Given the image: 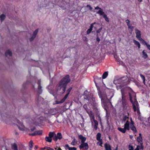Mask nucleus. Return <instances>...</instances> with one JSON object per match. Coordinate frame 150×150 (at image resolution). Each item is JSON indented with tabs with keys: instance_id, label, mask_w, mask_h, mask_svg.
<instances>
[{
	"instance_id": "nucleus-1",
	"label": "nucleus",
	"mask_w": 150,
	"mask_h": 150,
	"mask_svg": "<svg viewBox=\"0 0 150 150\" xmlns=\"http://www.w3.org/2000/svg\"><path fill=\"white\" fill-rule=\"evenodd\" d=\"M16 123L19 129L21 131H26L36 122V119H28L26 120V126H24L23 123L18 120H16Z\"/></svg>"
},
{
	"instance_id": "nucleus-2",
	"label": "nucleus",
	"mask_w": 150,
	"mask_h": 150,
	"mask_svg": "<svg viewBox=\"0 0 150 150\" xmlns=\"http://www.w3.org/2000/svg\"><path fill=\"white\" fill-rule=\"evenodd\" d=\"M130 99L132 104L133 109L134 111H137L138 114H140L139 108L138 107V103L135 99V94L133 92L129 93Z\"/></svg>"
},
{
	"instance_id": "nucleus-3",
	"label": "nucleus",
	"mask_w": 150,
	"mask_h": 150,
	"mask_svg": "<svg viewBox=\"0 0 150 150\" xmlns=\"http://www.w3.org/2000/svg\"><path fill=\"white\" fill-rule=\"evenodd\" d=\"M69 76L67 75L60 82L57 87L58 90L62 89L64 92L65 91V87L67 84L69 82Z\"/></svg>"
},
{
	"instance_id": "nucleus-4",
	"label": "nucleus",
	"mask_w": 150,
	"mask_h": 150,
	"mask_svg": "<svg viewBox=\"0 0 150 150\" xmlns=\"http://www.w3.org/2000/svg\"><path fill=\"white\" fill-rule=\"evenodd\" d=\"M114 82H115L117 88L118 89L123 86V84H124V85H125L128 83V78L127 77H125L115 81Z\"/></svg>"
},
{
	"instance_id": "nucleus-5",
	"label": "nucleus",
	"mask_w": 150,
	"mask_h": 150,
	"mask_svg": "<svg viewBox=\"0 0 150 150\" xmlns=\"http://www.w3.org/2000/svg\"><path fill=\"white\" fill-rule=\"evenodd\" d=\"M129 126L130 124L129 122V121H127L124 125V128L118 127L117 129L120 132L123 133H125L126 132V130H129Z\"/></svg>"
},
{
	"instance_id": "nucleus-6",
	"label": "nucleus",
	"mask_w": 150,
	"mask_h": 150,
	"mask_svg": "<svg viewBox=\"0 0 150 150\" xmlns=\"http://www.w3.org/2000/svg\"><path fill=\"white\" fill-rule=\"evenodd\" d=\"M100 96L101 98L102 105L105 107L106 105V104L109 102V100L107 99L106 95H102Z\"/></svg>"
},
{
	"instance_id": "nucleus-7",
	"label": "nucleus",
	"mask_w": 150,
	"mask_h": 150,
	"mask_svg": "<svg viewBox=\"0 0 150 150\" xmlns=\"http://www.w3.org/2000/svg\"><path fill=\"white\" fill-rule=\"evenodd\" d=\"M97 13L99 14L100 16H103V17L105 19V20L107 22H108L109 21L108 18L107 17V15L104 12L102 11L99 10L97 12Z\"/></svg>"
},
{
	"instance_id": "nucleus-8",
	"label": "nucleus",
	"mask_w": 150,
	"mask_h": 150,
	"mask_svg": "<svg viewBox=\"0 0 150 150\" xmlns=\"http://www.w3.org/2000/svg\"><path fill=\"white\" fill-rule=\"evenodd\" d=\"M62 138V134L61 133H58L57 135L55 134V135L53 138V139L56 142L58 139L60 140Z\"/></svg>"
},
{
	"instance_id": "nucleus-9",
	"label": "nucleus",
	"mask_w": 150,
	"mask_h": 150,
	"mask_svg": "<svg viewBox=\"0 0 150 150\" xmlns=\"http://www.w3.org/2000/svg\"><path fill=\"white\" fill-rule=\"evenodd\" d=\"M88 147V144L86 143H82L79 146V148L80 149H83L84 150L87 149Z\"/></svg>"
},
{
	"instance_id": "nucleus-10",
	"label": "nucleus",
	"mask_w": 150,
	"mask_h": 150,
	"mask_svg": "<svg viewBox=\"0 0 150 150\" xmlns=\"http://www.w3.org/2000/svg\"><path fill=\"white\" fill-rule=\"evenodd\" d=\"M38 32V29L35 30L32 36L30 38V42L33 41L35 38Z\"/></svg>"
},
{
	"instance_id": "nucleus-11",
	"label": "nucleus",
	"mask_w": 150,
	"mask_h": 150,
	"mask_svg": "<svg viewBox=\"0 0 150 150\" xmlns=\"http://www.w3.org/2000/svg\"><path fill=\"white\" fill-rule=\"evenodd\" d=\"M42 130H38L35 131L34 132L30 134V135L34 136L36 135H41L42 134Z\"/></svg>"
},
{
	"instance_id": "nucleus-12",
	"label": "nucleus",
	"mask_w": 150,
	"mask_h": 150,
	"mask_svg": "<svg viewBox=\"0 0 150 150\" xmlns=\"http://www.w3.org/2000/svg\"><path fill=\"white\" fill-rule=\"evenodd\" d=\"M135 31L136 34V37L138 40H139L141 38H141V32L140 30L137 29H135Z\"/></svg>"
},
{
	"instance_id": "nucleus-13",
	"label": "nucleus",
	"mask_w": 150,
	"mask_h": 150,
	"mask_svg": "<svg viewBox=\"0 0 150 150\" xmlns=\"http://www.w3.org/2000/svg\"><path fill=\"white\" fill-rule=\"evenodd\" d=\"M139 40L140 41L141 43L143 45H146L147 47H150V45L142 38H141V39Z\"/></svg>"
},
{
	"instance_id": "nucleus-14",
	"label": "nucleus",
	"mask_w": 150,
	"mask_h": 150,
	"mask_svg": "<svg viewBox=\"0 0 150 150\" xmlns=\"http://www.w3.org/2000/svg\"><path fill=\"white\" fill-rule=\"evenodd\" d=\"M4 121L6 124H11L12 122V119L10 117H6L4 118Z\"/></svg>"
},
{
	"instance_id": "nucleus-15",
	"label": "nucleus",
	"mask_w": 150,
	"mask_h": 150,
	"mask_svg": "<svg viewBox=\"0 0 150 150\" xmlns=\"http://www.w3.org/2000/svg\"><path fill=\"white\" fill-rule=\"evenodd\" d=\"M42 114H43L42 115L45 118H46L48 117H49L51 115H54V114H51L49 112L43 113Z\"/></svg>"
},
{
	"instance_id": "nucleus-16",
	"label": "nucleus",
	"mask_w": 150,
	"mask_h": 150,
	"mask_svg": "<svg viewBox=\"0 0 150 150\" xmlns=\"http://www.w3.org/2000/svg\"><path fill=\"white\" fill-rule=\"evenodd\" d=\"M126 90L125 89L124 90L122 89L121 90L122 99V104H123L125 102V99L124 97V93L125 92V91Z\"/></svg>"
},
{
	"instance_id": "nucleus-17",
	"label": "nucleus",
	"mask_w": 150,
	"mask_h": 150,
	"mask_svg": "<svg viewBox=\"0 0 150 150\" xmlns=\"http://www.w3.org/2000/svg\"><path fill=\"white\" fill-rule=\"evenodd\" d=\"M134 124L130 125L129 128L133 131L134 133H135L137 132V129L135 127L134 125Z\"/></svg>"
},
{
	"instance_id": "nucleus-18",
	"label": "nucleus",
	"mask_w": 150,
	"mask_h": 150,
	"mask_svg": "<svg viewBox=\"0 0 150 150\" xmlns=\"http://www.w3.org/2000/svg\"><path fill=\"white\" fill-rule=\"evenodd\" d=\"M142 137H139L137 138V141L139 144H142Z\"/></svg>"
},
{
	"instance_id": "nucleus-19",
	"label": "nucleus",
	"mask_w": 150,
	"mask_h": 150,
	"mask_svg": "<svg viewBox=\"0 0 150 150\" xmlns=\"http://www.w3.org/2000/svg\"><path fill=\"white\" fill-rule=\"evenodd\" d=\"M79 138L81 140L82 143H83L86 140V138L83 137L81 135H80L79 136Z\"/></svg>"
},
{
	"instance_id": "nucleus-20",
	"label": "nucleus",
	"mask_w": 150,
	"mask_h": 150,
	"mask_svg": "<svg viewBox=\"0 0 150 150\" xmlns=\"http://www.w3.org/2000/svg\"><path fill=\"white\" fill-rule=\"evenodd\" d=\"M66 96H64V97L63 98V99H62L61 101H55V104H59V103H63L65 100L66 99Z\"/></svg>"
},
{
	"instance_id": "nucleus-21",
	"label": "nucleus",
	"mask_w": 150,
	"mask_h": 150,
	"mask_svg": "<svg viewBox=\"0 0 150 150\" xmlns=\"http://www.w3.org/2000/svg\"><path fill=\"white\" fill-rule=\"evenodd\" d=\"M5 54L7 57H9L11 56L12 53L11 51L8 50L6 52Z\"/></svg>"
},
{
	"instance_id": "nucleus-22",
	"label": "nucleus",
	"mask_w": 150,
	"mask_h": 150,
	"mask_svg": "<svg viewBox=\"0 0 150 150\" xmlns=\"http://www.w3.org/2000/svg\"><path fill=\"white\" fill-rule=\"evenodd\" d=\"M40 80H39L38 82V89L39 93H40L42 92L41 87L40 86Z\"/></svg>"
},
{
	"instance_id": "nucleus-23",
	"label": "nucleus",
	"mask_w": 150,
	"mask_h": 150,
	"mask_svg": "<svg viewBox=\"0 0 150 150\" xmlns=\"http://www.w3.org/2000/svg\"><path fill=\"white\" fill-rule=\"evenodd\" d=\"M11 147L14 150H18L17 146L15 143L11 144Z\"/></svg>"
},
{
	"instance_id": "nucleus-24",
	"label": "nucleus",
	"mask_w": 150,
	"mask_h": 150,
	"mask_svg": "<svg viewBox=\"0 0 150 150\" xmlns=\"http://www.w3.org/2000/svg\"><path fill=\"white\" fill-rule=\"evenodd\" d=\"M55 135V133L53 132H50L49 134V136L52 138L53 137H54Z\"/></svg>"
},
{
	"instance_id": "nucleus-25",
	"label": "nucleus",
	"mask_w": 150,
	"mask_h": 150,
	"mask_svg": "<svg viewBox=\"0 0 150 150\" xmlns=\"http://www.w3.org/2000/svg\"><path fill=\"white\" fill-rule=\"evenodd\" d=\"M72 89L71 87L69 88L67 91V94L65 96H67L66 97V99L67 98V97H68V96Z\"/></svg>"
},
{
	"instance_id": "nucleus-26",
	"label": "nucleus",
	"mask_w": 150,
	"mask_h": 150,
	"mask_svg": "<svg viewBox=\"0 0 150 150\" xmlns=\"http://www.w3.org/2000/svg\"><path fill=\"white\" fill-rule=\"evenodd\" d=\"M45 140L47 142H52V139L49 137H46L45 138Z\"/></svg>"
},
{
	"instance_id": "nucleus-27",
	"label": "nucleus",
	"mask_w": 150,
	"mask_h": 150,
	"mask_svg": "<svg viewBox=\"0 0 150 150\" xmlns=\"http://www.w3.org/2000/svg\"><path fill=\"white\" fill-rule=\"evenodd\" d=\"M139 75L141 79H142L143 83L144 84H145V78L144 76L141 74H140Z\"/></svg>"
},
{
	"instance_id": "nucleus-28",
	"label": "nucleus",
	"mask_w": 150,
	"mask_h": 150,
	"mask_svg": "<svg viewBox=\"0 0 150 150\" xmlns=\"http://www.w3.org/2000/svg\"><path fill=\"white\" fill-rule=\"evenodd\" d=\"M133 42L134 44L138 47H140V45L139 42L136 41L135 40H133Z\"/></svg>"
},
{
	"instance_id": "nucleus-29",
	"label": "nucleus",
	"mask_w": 150,
	"mask_h": 150,
	"mask_svg": "<svg viewBox=\"0 0 150 150\" xmlns=\"http://www.w3.org/2000/svg\"><path fill=\"white\" fill-rule=\"evenodd\" d=\"M142 54H143V57L144 58L146 59V58L148 56L146 53L145 52L144 50H143L142 52Z\"/></svg>"
},
{
	"instance_id": "nucleus-30",
	"label": "nucleus",
	"mask_w": 150,
	"mask_h": 150,
	"mask_svg": "<svg viewBox=\"0 0 150 150\" xmlns=\"http://www.w3.org/2000/svg\"><path fill=\"white\" fill-rule=\"evenodd\" d=\"M0 17L1 20V21H2L5 18H6V16L4 14H2L0 16Z\"/></svg>"
},
{
	"instance_id": "nucleus-31",
	"label": "nucleus",
	"mask_w": 150,
	"mask_h": 150,
	"mask_svg": "<svg viewBox=\"0 0 150 150\" xmlns=\"http://www.w3.org/2000/svg\"><path fill=\"white\" fill-rule=\"evenodd\" d=\"M108 73L107 72H105L102 75V78L103 79H105L108 76Z\"/></svg>"
},
{
	"instance_id": "nucleus-32",
	"label": "nucleus",
	"mask_w": 150,
	"mask_h": 150,
	"mask_svg": "<svg viewBox=\"0 0 150 150\" xmlns=\"http://www.w3.org/2000/svg\"><path fill=\"white\" fill-rule=\"evenodd\" d=\"M89 115L91 120H92V119L93 120L94 119L95 117L93 113L92 112H91L89 114Z\"/></svg>"
},
{
	"instance_id": "nucleus-33",
	"label": "nucleus",
	"mask_w": 150,
	"mask_h": 150,
	"mask_svg": "<svg viewBox=\"0 0 150 150\" xmlns=\"http://www.w3.org/2000/svg\"><path fill=\"white\" fill-rule=\"evenodd\" d=\"M89 115L91 120H92V119L93 120L94 119L95 117L93 113L92 112H91L89 114Z\"/></svg>"
},
{
	"instance_id": "nucleus-34",
	"label": "nucleus",
	"mask_w": 150,
	"mask_h": 150,
	"mask_svg": "<svg viewBox=\"0 0 150 150\" xmlns=\"http://www.w3.org/2000/svg\"><path fill=\"white\" fill-rule=\"evenodd\" d=\"M105 147L106 150H111L110 146L109 144H105Z\"/></svg>"
},
{
	"instance_id": "nucleus-35",
	"label": "nucleus",
	"mask_w": 150,
	"mask_h": 150,
	"mask_svg": "<svg viewBox=\"0 0 150 150\" xmlns=\"http://www.w3.org/2000/svg\"><path fill=\"white\" fill-rule=\"evenodd\" d=\"M77 141L75 139H74L71 142V144L73 146H74L77 144Z\"/></svg>"
},
{
	"instance_id": "nucleus-36",
	"label": "nucleus",
	"mask_w": 150,
	"mask_h": 150,
	"mask_svg": "<svg viewBox=\"0 0 150 150\" xmlns=\"http://www.w3.org/2000/svg\"><path fill=\"white\" fill-rule=\"evenodd\" d=\"M101 134L100 133H98L96 136V139L97 140H101L100 139L101 137Z\"/></svg>"
},
{
	"instance_id": "nucleus-37",
	"label": "nucleus",
	"mask_w": 150,
	"mask_h": 150,
	"mask_svg": "<svg viewBox=\"0 0 150 150\" xmlns=\"http://www.w3.org/2000/svg\"><path fill=\"white\" fill-rule=\"evenodd\" d=\"M33 143L32 140H30L29 143V146L31 148H32L33 146Z\"/></svg>"
},
{
	"instance_id": "nucleus-38",
	"label": "nucleus",
	"mask_w": 150,
	"mask_h": 150,
	"mask_svg": "<svg viewBox=\"0 0 150 150\" xmlns=\"http://www.w3.org/2000/svg\"><path fill=\"white\" fill-rule=\"evenodd\" d=\"M129 29H130L132 30V31L133 30L134 27L132 25V24H130L128 25H127Z\"/></svg>"
},
{
	"instance_id": "nucleus-39",
	"label": "nucleus",
	"mask_w": 150,
	"mask_h": 150,
	"mask_svg": "<svg viewBox=\"0 0 150 150\" xmlns=\"http://www.w3.org/2000/svg\"><path fill=\"white\" fill-rule=\"evenodd\" d=\"M98 142H97V144L100 146H101V145L102 144V140H98Z\"/></svg>"
},
{
	"instance_id": "nucleus-40",
	"label": "nucleus",
	"mask_w": 150,
	"mask_h": 150,
	"mask_svg": "<svg viewBox=\"0 0 150 150\" xmlns=\"http://www.w3.org/2000/svg\"><path fill=\"white\" fill-rule=\"evenodd\" d=\"M92 29H91V28H89V29H88L86 32V34L87 35H88L92 31Z\"/></svg>"
},
{
	"instance_id": "nucleus-41",
	"label": "nucleus",
	"mask_w": 150,
	"mask_h": 150,
	"mask_svg": "<svg viewBox=\"0 0 150 150\" xmlns=\"http://www.w3.org/2000/svg\"><path fill=\"white\" fill-rule=\"evenodd\" d=\"M102 30V28H100L98 29L96 31L97 34H98Z\"/></svg>"
},
{
	"instance_id": "nucleus-42",
	"label": "nucleus",
	"mask_w": 150,
	"mask_h": 150,
	"mask_svg": "<svg viewBox=\"0 0 150 150\" xmlns=\"http://www.w3.org/2000/svg\"><path fill=\"white\" fill-rule=\"evenodd\" d=\"M96 23V22H95L94 23H92L91 24L90 26V28L92 29L93 28V25Z\"/></svg>"
},
{
	"instance_id": "nucleus-43",
	"label": "nucleus",
	"mask_w": 150,
	"mask_h": 150,
	"mask_svg": "<svg viewBox=\"0 0 150 150\" xmlns=\"http://www.w3.org/2000/svg\"><path fill=\"white\" fill-rule=\"evenodd\" d=\"M98 34H97V38H96V40L97 42H99L100 40V38L98 37Z\"/></svg>"
},
{
	"instance_id": "nucleus-44",
	"label": "nucleus",
	"mask_w": 150,
	"mask_h": 150,
	"mask_svg": "<svg viewBox=\"0 0 150 150\" xmlns=\"http://www.w3.org/2000/svg\"><path fill=\"white\" fill-rule=\"evenodd\" d=\"M86 7L88 8H89L90 10V11H91L93 9V8L90 5H87L86 6Z\"/></svg>"
},
{
	"instance_id": "nucleus-45",
	"label": "nucleus",
	"mask_w": 150,
	"mask_h": 150,
	"mask_svg": "<svg viewBox=\"0 0 150 150\" xmlns=\"http://www.w3.org/2000/svg\"><path fill=\"white\" fill-rule=\"evenodd\" d=\"M45 149H46L47 150H54V149H52L49 147H45Z\"/></svg>"
},
{
	"instance_id": "nucleus-46",
	"label": "nucleus",
	"mask_w": 150,
	"mask_h": 150,
	"mask_svg": "<svg viewBox=\"0 0 150 150\" xmlns=\"http://www.w3.org/2000/svg\"><path fill=\"white\" fill-rule=\"evenodd\" d=\"M125 22H126V23H127V25H129L130 24V21L129 20H128V19L126 20L125 21Z\"/></svg>"
},
{
	"instance_id": "nucleus-47",
	"label": "nucleus",
	"mask_w": 150,
	"mask_h": 150,
	"mask_svg": "<svg viewBox=\"0 0 150 150\" xmlns=\"http://www.w3.org/2000/svg\"><path fill=\"white\" fill-rule=\"evenodd\" d=\"M76 148L73 147H70L69 148V150H76Z\"/></svg>"
},
{
	"instance_id": "nucleus-48",
	"label": "nucleus",
	"mask_w": 150,
	"mask_h": 150,
	"mask_svg": "<svg viewBox=\"0 0 150 150\" xmlns=\"http://www.w3.org/2000/svg\"><path fill=\"white\" fill-rule=\"evenodd\" d=\"M93 120V122L94 123L95 125H98V122L96 120H95V119H94V120Z\"/></svg>"
},
{
	"instance_id": "nucleus-49",
	"label": "nucleus",
	"mask_w": 150,
	"mask_h": 150,
	"mask_svg": "<svg viewBox=\"0 0 150 150\" xmlns=\"http://www.w3.org/2000/svg\"><path fill=\"white\" fill-rule=\"evenodd\" d=\"M99 9L100 10H101V11H102V9L101 8H100L99 6H97L96 7H95V9L96 10H97V9Z\"/></svg>"
},
{
	"instance_id": "nucleus-50",
	"label": "nucleus",
	"mask_w": 150,
	"mask_h": 150,
	"mask_svg": "<svg viewBox=\"0 0 150 150\" xmlns=\"http://www.w3.org/2000/svg\"><path fill=\"white\" fill-rule=\"evenodd\" d=\"M129 150H133V148L132 146H129Z\"/></svg>"
},
{
	"instance_id": "nucleus-51",
	"label": "nucleus",
	"mask_w": 150,
	"mask_h": 150,
	"mask_svg": "<svg viewBox=\"0 0 150 150\" xmlns=\"http://www.w3.org/2000/svg\"><path fill=\"white\" fill-rule=\"evenodd\" d=\"M128 119V117H127V116H125V117H124L123 118V120H124V121H125V120H127V121H128V120H127V119Z\"/></svg>"
},
{
	"instance_id": "nucleus-52",
	"label": "nucleus",
	"mask_w": 150,
	"mask_h": 150,
	"mask_svg": "<svg viewBox=\"0 0 150 150\" xmlns=\"http://www.w3.org/2000/svg\"><path fill=\"white\" fill-rule=\"evenodd\" d=\"M84 41H86L87 40V38L86 37H83V38Z\"/></svg>"
},
{
	"instance_id": "nucleus-53",
	"label": "nucleus",
	"mask_w": 150,
	"mask_h": 150,
	"mask_svg": "<svg viewBox=\"0 0 150 150\" xmlns=\"http://www.w3.org/2000/svg\"><path fill=\"white\" fill-rule=\"evenodd\" d=\"M130 121H131L130 123V125H132V124H134V122L132 120V118H130Z\"/></svg>"
},
{
	"instance_id": "nucleus-54",
	"label": "nucleus",
	"mask_w": 150,
	"mask_h": 150,
	"mask_svg": "<svg viewBox=\"0 0 150 150\" xmlns=\"http://www.w3.org/2000/svg\"><path fill=\"white\" fill-rule=\"evenodd\" d=\"M141 145L140 146H139V149H143V146H142V145Z\"/></svg>"
},
{
	"instance_id": "nucleus-55",
	"label": "nucleus",
	"mask_w": 150,
	"mask_h": 150,
	"mask_svg": "<svg viewBox=\"0 0 150 150\" xmlns=\"http://www.w3.org/2000/svg\"><path fill=\"white\" fill-rule=\"evenodd\" d=\"M55 150H62L60 148H55Z\"/></svg>"
},
{
	"instance_id": "nucleus-56",
	"label": "nucleus",
	"mask_w": 150,
	"mask_h": 150,
	"mask_svg": "<svg viewBox=\"0 0 150 150\" xmlns=\"http://www.w3.org/2000/svg\"><path fill=\"white\" fill-rule=\"evenodd\" d=\"M139 150V146H137V148L136 149H135V150Z\"/></svg>"
},
{
	"instance_id": "nucleus-57",
	"label": "nucleus",
	"mask_w": 150,
	"mask_h": 150,
	"mask_svg": "<svg viewBox=\"0 0 150 150\" xmlns=\"http://www.w3.org/2000/svg\"><path fill=\"white\" fill-rule=\"evenodd\" d=\"M97 125H94V129H97Z\"/></svg>"
},
{
	"instance_id": "nucleus-58",
	"label": "nucleus",
	"mask_w": 150,
	"mask_h": 150,
	"mask_svg": "<svg viewBox=\"0 0 150 150\" xmlns=\"http://www.w3.org/2000/svg\"><path fill=\"white\" fill-rule=\"evenodd\" d=\"M65 146L66 147L68 148L69 149V148H70V147H69V146L68 144H66L65 145Z\"/></svg>"
},
{
	"instance_id": "nucleus-59",
	"label": "nucleus",
	"mask_w": 150,
	"mask_h": 150,
	"mask_svg": "<svg viewBox=\"0 0 150 150\" xmlns=\"http://www.w3.org/2000/svg\"><path fill=\"white\" fill-rule=\"evenodd\" d=\"M129 137L131 139H132L133 138V136L132 135H130Z\"/></svg>"
},
{
	"instance_id": "nucleus-60",
	"label": "nucleus",
	"mask_w": 150,
	"mask_h": 150,
	"mask_svg": "<svg viewBox=\"0 0 150 150\" xmlns=\"http://www.w3.org/2000/svg\"><path fill=\"white\" fill-rule=\"evenodd\" d=\"M138 1L140 2H141L143 0H138Z\"/></svg>"
},
{
	"instance_id": "nucleus-61",
	"label": "nucleus",
	"mask_w": 150,
	"mask_h": 150,
	"mask_svg": "<svg viewBox=\"0 0 150 150\" xmlns=\"http://www.w3.org/2000/svg\"><path fill=\"white\" fill-rule=\"evenodd\" d=\"M35 129V128L34 127H33L32 129H31L32 131L34 130Z\"/></svg>"
},
{
	"instance_id": "nucleus-62",
	"label": "nucleus",
	"mask_w": 150,
	"mask_h": 150,
	"mask_svg": "<svg viewBox=\"0 0 150 150\" xmlns=\"http://www.w3.org/2000/svg\"><path fill=\"white\" fill-rule=\"evenodd\" d=\"M139 137H141V134L140 133V134H139Z\"/></svg>"
},
{
	"instance_id": "nucleus-63",
	"label": "nucleus",
	"mask_w": 150,
	"mask_h": 150,
	"mask_svg": "<svg viewBox=\"0 0 150 150\" xmlns=\"http://www.w3.org/2000/svg\"><path fill=\"white\" fill-rule=\"evenodd\" d=\"M35 148H36V149L38 148V146H35Z\"/></svg>"
},
{
	"instance_id": "nucleus-64",
	"label": "nucleus",
	"mask_w": 150,
	"mask_h": 150,
	"mask_svg": "<svg viewBox=\"0 0 150 150\" xmlns=\"http://www.w3.org/2000/svg\"><path fill=\"white\" fill-rule=\"evenodd\" d=\"M115 150H117V147L116 148Z\"/></svg>"
}]
</instances>
